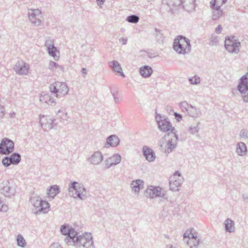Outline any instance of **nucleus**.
I'll list each match as a JSON object with an SVG mask.
<instances>
[{
	"label": "nucleus",
	"mask_w": 248,
	"mask_h": 248,
	"mask_svg": "<svg viewBox=\"0 0 248 248\" xmlns=\"http://www.w3.org/2000/svg\"><path fill=\"white\" fill-rule=\"evenodd\" d=\"M238 89L242 94L243 100L248 101V73L243 76L238 86Z\"/></svg>",
	"instance_id": "8"
},
{
	"label": "nucleus",
	"mask_w": 248,
	"mask_h": 248,
	"mask_svg": "<svg viewBox=\"0 0 248 248\" xmlns=\"http://www.w3.org/2000/svg\"><path fill=\"white\" fill-rule=\"evenodd\" d=\"M184 241L190 248H198L200 239L198 238L197 232L193 228H190L183 234Z\"/></svg>",
	"instance_id": "3"
},
{
	"label": "nucleus",
	"mask_w": 248,
	"mask_h": 248,
	"mask_svg": "<svg viewBox=\"0 0 248 248\" xmlns=\"http://www.w3.org/2000/svg\"><path fill=\"white\" fill-rule=\"evenodd\" d=\"M222 27L220 25H218L216 29V32L217 33H220L222 30Z\"/></svg>",
	"instance_id": "37"
},
{
	"label": "nucleus",
	"mask_w": 248,
	"mask_h": 248,
	"mask_svg": "<svg viewBox=\"0 0 248 248\" xmlns=\"http://www.w3.org/2000/svg\"><path fill=\"white\" fill-rule=\"evenodd\" d=\"M178 138L175 132L165 135L160 142V146L165 152L170 153L176 146Z\"/></svg>",
	"instance_id": "2"
},
{
	"label": "nucleus",
	"mask_w": 248,
	"mask_h": 248,
	"mask_svg": "<svg viewBox=\"0 0 248 248\" xmlns=\"http://www.w3.org/2000/svg\"><path fill=\"white\" fill-rule=\"evenodd\" d=\"M102 155L99 152L94 153L90 158L91 162L94 164H99L102 161Z\"/></svg>",
	"instance_id": "21"
},
{
	"label": "nucleus",
	"mask_w": 248,
	"mask_h": 248,
	"mask_svg": "<svg viewBox=\"0 0 248 248\" xmlns=\"http://www.w3.org/2000/svg\"><path fill=\"white\" fill-rule=\"evenodd\" d=\"M143 155L146 159L149 162L154 161L155 155L153 150L147 146H144L142 149Z\"/></svg>",
	"instance_id": "14"
},
{
	"label": "nucleus",
	"mask_w": 248,
	"mask_h": 248,
	"mask_svg": "<svg viewBox=\"0 0 248 248\" xmlns=\"http://www.w3.org/2000/svg\"><path fill=\"white\" fill-rule=\"evenodd\" d=\"M2 206V202L1 200H0V208Z\"/></svg>",
	"instance_id": "41"
},
{
	"label": "nucleus",
	"mask_w": 248,
	"mask_h": 248,
	"mask_svg": "<svg viewBox=\"0 0 248 248\" xmlns=\"http://www.w3.org/2000/svg\"><path fill=\"white\" fill-rule=\"evenodd\" d=\"M240 43L233 36L228 37L225 41V47L230 53H236L239 50Z\"/></svg>",
	"instance_id": "7"
},
{
	"label": "nucleus",
	"mask_w": 248,
	"mask_h": 248,
	"mask_svg": "<svg viewBox=\"0 0 248 248\" xmlns=\"http://www.w3.org/2000/svg\"><path fill=\"white\" fill-rule=\"evenodd\" d=\"M158 125L159 129L163 132H168V133L172 132H175L176 133L175 130L174 128L172 126L170 123L165 119L158 121Z\"/></svg>",
	"instance_id": "13"
},
{
	"label": "nucleus",
	"mask_w": 248,
	"mask_h": 248,
	"mask_svg": "<svg viewBox=\"0 0 248 248\" xmlns=\"http://www.w3.org/2000/svg\"><path fill=\"white\" fill-rule=\"evenodd\" d=\"M41 14V11L38 9L33 10L30 15L31 20H32L33 18L36 16L40 15Z\"/></svg>",
	"instance_id": "31"
},
{
	"label": "nucleus",
	"mask_w": 248,
	"mask_h": 248,
	"mask_svg": "<svg viewBox=\"0 0 248 248\" xmlns=\"http://www.w3.org/2000/svg\"><path fill=\"white\" fill-rule=\"evenodd\" d=\"M182 178L181 174L178 172H175L170 177V187L172 191H177L179 189Z\"/></svg>",
	"instance_id": "11"
},
{
	"label": "nucleus",
	"mask_w": 248,
	"mask_h": 248,
	"mask_svg": "<svg viewBox=\"0 0 248 248\" xmlns=\"http://www.w3.org/2000/svg\"><path fill=\"white\" fill-rule=\"evenodd\" d=\"M212 10V18L216 20L219 18L223 15V11L220 7H211Z\"/></svg>",
	"instance_id": "19"
},
{
	"label": "nucleus",
	"mask_w": 248,
	"mask_h": 248,
	"mask_svg": "<svg viewBox=\"0 0 248 248\" xmlns=\"http://www.w3.org/2000/svg\"><path fill=\"white\" fill-rule=\"evenodd\" d=\"M16 240L17 242V245L19 247L24 248L27 245V243L25 239L20 234H18L17 235Z\"/></svg>",
	"instance_id": "27"
},
{
	"label": "nucleus",
	"mask_w": 248,
	"mask_h": 248,
	"mask_svg": "<svg viewBox=\"0 0 248 248\" xmlns=\"http://www.w3.org/2000/svg\"><path fill=\"white\" fill-rule=\"evenodd\" d=\"M62 235L65 236L64 242L68 246L77 248H94L93 237L91 233L85 232L80 234L79 229L76 226L72 227L64 224L60 228Z\"/></svg>",
	"instance_id": "1"
},
{
	"label": "nucleus",
	"mask_w": 248,
	"mask_h": 248,
	"mask_svg": "<svg viewBox=\"0 0 248 248\" xmlns=\"http://www.w3.org/2000/svg\"><path fill=\"white\" fill-rule=\"evenodd\" d=\"M14 142L6 138L3 139L0 143V154L8 155L14 151Z\"/></svg>",
	"instance_id": "9"
},
{
	"label": "nucleus",
	"mask_w": 248,
	"mask_h": 248,
	"mask_svg": "<svg viewBox=\"0 0 248 248\" xmlns=\"http://www.w3.org/2000/svg\"><path fill=\"white\" fill-rule=\"evenodd\" d=\"M98 4H101L104 3L105 0H96Z\"/></svg>",
	"instance_id": "39"
},
{
	"label": "nucleus",
	"mask_w": 248,
	"mask_h": 248,
	"mask_svg": "<svg viewBox=\"0 0 248 248\" xmlns=\"http://www.w3.org/2000/svg\"><path fill=\"white\" fill-rule=\"evenodd\" d=\"M140 74L143 77H148L152 73V68L148 66H144L140 68Z\"/></svg>",
	"instance_id": "20"
},
{
	"label": "nucleus",
	"mask_w": 248,
	"mask_h": 248,
	"mask_svg": "<svg viewBox=\"0 0 248 248\" xmlns=\"http://www.w3.org/2000/svg\"><path fill=\"white\" fill-rule=\"evenodd\" d=\"M54 102V99H51L50 98L49 100V103H53Z\"/></svg>",
	"instance_id": "40"
},
{
	"label": "nucleus",
	"mask_w": 248,
	"mask_h": 248,
	"mask_svg": "<svg viewBox=\"0 0 248 248\" xmlns=\"http://www.w3.org/2000/svg\"><path fill=\"white\" fill-rule=\"evenodd\" d=\"M174 116H175L176 119L178 121H180L182 120V117L180 114L177 113H174Z\"/></svg>",
	"instance_id": "36"
},
{
	"label": "nucleus",
	"mask_w": 248,
	"mask_h": 248,
	"mask_svg": "<svg viewBox=\"0 0 248 248\" xmlns=\"http://www.w3.org/2000/svg\"><path fill=\"white\" fill-rule=\"evenodd\" d=\"M10 159L12 164H17L20 161V156L18 154L15 153L11 156Z\"/></svg>",
	"instance_id": "29"
},
{
	"label": "nucleus",
	"mask_w": 248,
	"mask_h": 248,
	"mask_svg": "<svg viewBox=\"0 0 248 248\" xmlns=\"http://www.w3.org/2000/svg\"><path fill=\"white\" fill-rule=\"evenodd\" d=\"M190 81L192 84H198L200 83V78L197 76H194L189 79Z\"/></svg>",
	"instance_id": "34"
},
{
	"label": "nucleus",
	"mask_w": 248,
	"mask_h": 248,
	"mask_svg": "<svg viewBox=\"0 0 248 248\" xmlns=\"http://www.w3.org/2000/svg\"><path fill=\"white\" fill-rule=\"evenodd\" d=\"M131 187L135 192H138L143 187V182L141 180L133 181L131 183Z\"/></svg>",
	"instance_id": "18"
},
{
	"label": "nucleus",
	"mask_w": 248,
	"mask_h": 248,
	"mask_svg": "<svg viewBox=\"0 0 248 248\" xmlns=\"http://www.w3.org/2000/svg\"><path fill=\"white\" fill-rule=\"evenodd\" d=\"M51 93L55 94L56 97L63 96L68 92V88L64 82L57 81L51 84L49 87Z\"/></svg>",
	"instance_id": "5"
},
{
	"label": "nucleus",
	"mask_w": 248,
	"mask_h": 248,
	"mask_svg": "<svg viewBox=\"0 0 248 248\" xmlns=\"http://www.w3.org/2000/svg\"><path fill=\"white\" fill-rule=\"evenodd\" d=\"M246 152L247 147L246 145L243 142L238 143L236 148V152L239 155H245Z\"/></svg>",
	"instance_id": "25"
},
{
	"label": "nucleus",
	"mask_w": 248,
	"mask_h": 248,
	"mask_svg": "<svg viewBox=\"0 0 248 248\" xmlns=\"http://www.w3.org/2000/svg\"><path fill=\"white\" fill-rule=\"evenodd\" d=\"M224 225L226 232H232L234 231V222L231 218H227L224 221Z\"/></svg>",
	"instance_id": "16"
},
{
	"label": "nucleus",
	"mask_w": 248,
	"mask_h": 248,
	"mask_svg": "<svg viewBox=\"0 0 248 248\" xmlns=\"http://www.w3.org/2000/svg\"><path fill=\"white\" fill-rule=\"evenodd\" d=\"M121 161V156L119 155H115L110 158L108 161L110 165H116L119 163Z\"/></svg>",
	"instance_id": "28"
},
{
	"label": "nucleus",
	"mask_w": 248,
	"mask_h": 248,
	"mask_svg": "<svg viewBox=\"0 0 248 248\" xmlns=\"http://www.w3.org/2000/svg\"><path fill=\"white\" fill-rule=\"evenodd\" d=\"M110 63L111 64L110 66L112 67L114 71L120 74L122 76L124 77L121 66L117 62L113 61Z\"/></svg>",
	"instance_id": "23"
},
{
	"label": "nucleus",
	"mask_w": 248,
	"mask_h": 248,
	"mask_svg": "<svg viewBox=\"0 0 248 248\" xmlns=\"http://www.w3.org/2000/svg\"><path fill=\"white\" fill-rule=\"evenodd\" d=\"M57 67L62 68L61 66H59L56 62H50L49 64V68L52 70H55Z\"/></svg>",
	"instance_id": "32"
},
{
	"label": "nucleus",
	"mask_w": 248,
	"mask_h": 248,
	"mask_svg": "<svg viewBox=\"0 0 248 248\" xmlns=\"http://www.w3.org/2000/svg\"><path fill=\"white\" fill-rule=\"evenodd\" d=\"M227 0H211L210 2V7H220L224 4Z\"/></svg>",
	"instance_id": "26"
},
{
	"label": "nucleus",
	"mask_w": 248,
	"mask_h": 248,
	"mask_svg": "<svg viewBox=\"0 0 248 248\" xmlns=\"http://www.w3.org/2000/svg\"><path fill=\"white\" fill-rule=\"evenodd\" d=\"M119 142V138L116 136H110L108 138L107 140L108 144L112 146H117Z\"/></svg>",
	"instance_id": "24"
},
{
	"label": "nucleus",
	"mask_w": 248,
	"mask_h": 248,
	"mask_svg": "<svg viewBox=\"0 0 248 248\" xmlns=\"http://www.w3.org/2000/svg\"><path fill=\"white\" fill-rule=\"evenodd\" d=\"M2 162L3 165L6 167L9 166L11 164H12L10 158H8V157H5V158H4L2 159Z\"/></svg>",
	"instance_id": "33"
},
{
	"label": "nucleus",
	"mask_w": 248,
	"mask_h": 248,
	"mask_svg": "<svg viewBox=\"0 0 248 248\" xmlns=\"http://www.w3.org/2000/svg\"><path fill=\"white\" fill-rule=\"evenodd\" d=\"M174 50L180 54H185L190 50L189 41L182 36L176 38L173 43Z\"/></svg>",
	"instance_id": "4"
},
{
	"label": "nucleus",
	"mask_w": 248,
	"mask_h": 248,
	"mask_svg": "<svg viewBox=\"0 0 248 248\" xmlns=\"http://www.w3.org/2000/svg\"><path fill=\"white\" fill-rule=\"evenodd\" d=\"M139 18L136 16H128L127 20L130 23H137L139 21Z\"/></svg>",
	"instance_id": "30"
},
{
	"label": "nucleus",
	"mask_w": 248,
	"mask_h": 248,
	"mask_svg": "<svg viewBox=\"0 0 248 248\" xmlns=\"http://www.w3.org/2000/svg\"><path fill=\"white\" fill-rule=\"evenodd\" d=\"M32 205L35 213H47L50 210L49 203L46 201L38 198L33 200Z\"/></svg>",
	"instance_id": "6"
},
{
	"label": "nucleus",
	"mask_w": 248,
	"mask_h": 248,
	"mask_svg": "<svg viewBox=\"0 0 248 248\" xmlns=\"http://www.w3.org/2000/svg\"><path fill=\"white\" fill-rule=\"evenodd\" d=\"M49 248H62V247L58 243H53L50 246Z\"/></svg>",
	"instance_id": "35"
},
{
	"label": "nucleus",
	"mask_w": 248,
	"mask_h": 248,
	"mask_svg": "<svg viewBox=\"0 0 248 248\" xmlns=\"http://www.w3.org/2000/svg\"><path fill=\"white\" fill-rule=\"evenodd\" d=\"M144 195L147 198H154L164 195V191L160 187L150 186L146 189Z\"/></svg>",
	"instance_id": "10"
},
{
	"label": "nucleus",
	"mask_w": 248,
	"mask_h": 248,
	"mask_svg": "<svg viewBox=\"0 0 248 248\" xmlns=\"http://www.w3.org/2000/svg\"><path fill=\"white\" fill-rule=\"evenodd\" d=\"M49 54L52 56L55 61H58L59 59V52L53 45L48 48Z\"/></svg>",
	"instance_id": "22"
},
{
	"label": "nucleus",
	"mask_w": 248,
	"mask_h": 248,
	"mask_svg": "<svg viewBox=\"0 0 248 248\" xmlns=\"http://www.w3.org/2000/svg\"><path fill=\"white\" fill-rule=\"evenodd\" d=\"M59 192V186L57 185H53L47 190L46 194L48 198H54Z\"/></svg>",
	"instance_id": "17"
},
{
	"label": "nucleus",
	"mask_w": 248,
	"mask_h": 248,
	"mask_svg": "<svg viewBox=\"0 0 248 248\" xmlns=\"http://www.w3.org/2000/svg\"><path fill=\"white\" fill-rule=\"evenodd\" d=\"M29 69V65L24 62H19L16 66V70L19 74H26L28 73Z\"/></svg>",
	"instance_id": "15"
},
{
	"label": "nucleus",
	"mask_w": 248,
	"mask_h": 248,
	"mask_svg": "<svg viewBox=\"0 0 248 248\" xmlns=\"http://www.w3.org/2000/svg\"><path fill=\"white\" fill-rule=\"evenodd\" d=\"M69 189L70 191L76 195L75 196V198L78 197L82 199L85 196V188L81 184L78 182L73 183Z\"/></svg>",
	"instance_id": "12"
},
{
	"label": "nucleus",
	"mask_w": 248,
	"mask_h": 248,
	"mask_svg": "<svg viewBox=\"0 0 248 248\" xmlns=\"http://www.w3.org/2000/svg\"><path fill=\"white\" fill-rule=\"evenodd\" d=\"M167 247L168 248H179V247L176 246H174L173 245H170L169 246H167Z\"/></svg>",
	"instance_id": "38"
}]
</instances>
